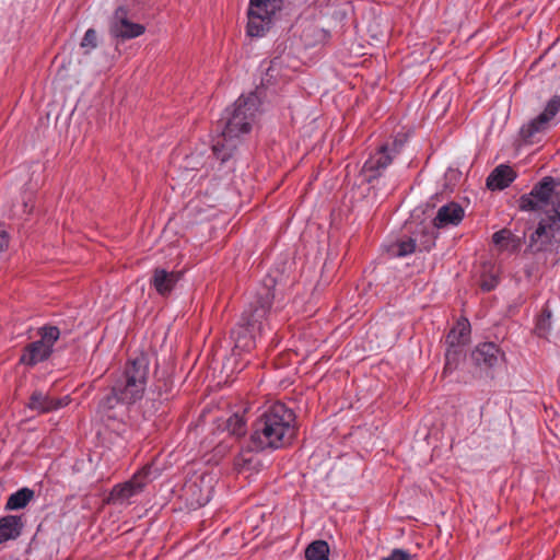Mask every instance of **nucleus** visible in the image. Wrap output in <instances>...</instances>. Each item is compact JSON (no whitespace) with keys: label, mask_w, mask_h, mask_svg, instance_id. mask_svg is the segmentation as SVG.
Masks as SVG:
<instances>
[{"label":"nucleus","mask_w":560,"mask_h":560,"mask_svg":"<svg viewBox=\"0 0 560 560\" xmlns=\"http://www.w3.org/2000/svg\"><path fill=\"white\" fill-rule=\"evenodd\" d=\"M522 211H542L536 229L528 238L532 252L547 250L560 240V184L551 177H544L528 194L518 200Z\"/></svg>","instance_id":"1"},{"label":"nucleus","mask_w":560,"mask_h":560,"mask_svg":"<svg viewBox=\"0 0 560 560\" xmlns=\"http://www.w3.org/2000/svg\"><path fill=\"white\" fill-rule=\"evenodd\" d=\"M259 96L252 92L247 95H241L232 106L223 110L217 122V130L220 133L213 139L212 143L213 156L221 164L230 161L240 143L241 136L249 132L259 112Z\"/></svg>","instance_id":"2"},{"label":"nucleus","mask_w":560,"mask_h":560,"mask_svg":"<svg viewBox=\"0 0 560 560\" xmlns=\"http://www.w3.org/2000/svg\"><path fill=\"white\" fill-rule=\"evenodd\" d=\"M295 415L283 402L267 407L253 423L250 447L256 452L279 450L290 444L295 434Z\"/></svg>","instance_id":"3"},{"label":"nucleus","mask_w":560,"mask_h":560,"mask_svg":"<svg viewBox=\"0 0 560 560\" xmlns=\"http://www.w3.org/2000/svg\"><path fill=\"white\" fill-rule=\"evenodd\" d=\"M149 358L141 353L127 361L121 375L115 381L110 395L100 404L103 409H113L118 402L133 404L141 399L149 376Z\"/></svg>","instance_id":"4"},{"label":"nucleus","mask_w":560,"mask_h":560,"mask_svg":"<svg viewBox=\"0 0 560 560\" xmlns=\"http://www.w3.org/2000/svg\"><path fill=\"white\" fill-rule=\"evenodd\" d=\"M273 294L269 289L255 296L254 301L242 313L241 319L231 331L234 341V354L250 351L256 345L257 334L264 330V322L269 313Z\"/></svg>","instance_id":"5"},{"label":"nucleus","mask_w":560,"mask_h":560,"mask_svg":"<svg viewBox=\"0 0 560 560\" xmlns=\"http://www.w3.org/2000/svg\"><path fill=\"white\" fill-rule=\"evenodd\" d=\"M282 0H250L248 7L247 34L261 37L270 28L275 13L280 9Z\"/></svg>","instance_id":"6"},{"label":"nucleus","mask_w":560,"mask_h":560,"mask_svg":"<svg viewBox=\"0 0 560 560\" xmlns=\"http://www.w3.org/2000/svg\"><path fill=\"white\" fill-rule=\"evenodd\" d=\"M159 469L152 464L145 465L132 478L121 485H117L110 492V500L114 503L125 504L130 503L131 499L140 494L144 487L158 478Z\"/></svg>","instance_id":"7"},{"label":"nucleus","mask_w":560,"mask_h":560,"mask_svg":"<svg viewBox=\"0 0 560 560\" xmlns=\"http://www.w3.org/2000/svg\"><path fill=\"white\" fill-rule=\"evenodd\" d=\"M404 141L395 139L392 143L383 144L364 163L363 172L368 174V182L381 176L400 152Z\"/></svg>","instance_id":"8"},{"label":"nucleus","mask_w":560,"mask_h":560,"mask_svg":"<svg viewBox=\"0 0 560 560\" xmlns=\"http://www.w3.org/2000/svg\"><path fill=\"white\" fill-rule=\"evenodd\" d=\"M470 334V324L467 319H460L446 336L447 349L445 352V371L453 369V362L459 354L458 347L466 342Z\"/></svg>","instance_id":"9"},{"label":"nucleus","mask_w":560,"mask_h":560,"mask_svg":"<svg viewBox=\"0 0 560 560\" xmlns=\"http://www.w3.org/2000/svg\"><path fill=\"white\" fill-rule=\"evenodd\" d=\"M474 363L480 369H494L505 360L504 352L494 342H482L471 352Z\"/></svg>","instance_id":"10"},{"label":"nucleus","mask_w":560,"mask_h":560,"mask_svg":"<svg viewBox=\"0 0 560 560\" xmlns=\"http://www.w3.org/2000/svg\"><path fill=\"white\" fill-rule=\"evenodd\" d=\"M144 26L138 23H132L126 18V11L121 8L116 10L115 20L110 27V33L115 37L122 39H130L142 35Z\"/></svg>","instance_id":"11"},{"label":"nucleus","mask_w":560,"mask_h":560,"mask_svg":"<svg viewBox=\"0 0 560 560\" xmlns=\"http://www.w3.org/2000/svg\"><path fill=\"white\" fill-rule=\"evenodd\" d=\"M68 402V397H65L62 399H54L49 395L40 390H35L32 393L26 406L28 409L36 411L38 413H46L54 410H58L67 406Z\"/></svg>","instance_id":"12"},{"label":"nucleus","mask_w":560,"mask_h":560,"mask_svg":"<svg viewBox=\"0 0 560 560\" xmlns=\"http://www.w3.org/2000/svg\"><path fill=\"white\" fill-rule=\"evenodd\" d=\"M464 218V209L456 202H448L442 206L432 221L436 229H442L447 225H457Z\"/></svg>","instance_id":"13"},{"label":"nucleus","mask_w":560,"mask_h":560,"mask_svg":"<svg viewBox=\"0 0 560 560\" xmlns=\"http://www.w3.org/2000/svg\"><path fill=\"white\" fill-rule=\"evenodd\" d=\"M180 278L179 272L175 271H167L163 268H156L153 271L152 278H151V285L155 289V291L160 295H168L173 289L175 288L176 283L178 282Z\"/></svg>","instance_id":"14"},{"label":"nucleus","mask_w":560,"mask_h":560,"mask_svg":"<svg viewBox=\"0 0 560 560\" xmlns=\"http://www.w3.org/2000/svg\"><path fill=\"white\" fill-rule=\"evenodd\" d=\"M516 178L514 170L505 164L497 166L487 177V187L490 190H502Z\"/></svg>","instance_id":"15"},{"label":"nucleus","mask_w":560,"mask_h":560,"mask_svg":"<svg viewBox=\"0 0 560 560\" xmlns=\"http://www.w3.org/2000/svg\"><path fill=\"white\" fill-rule=\"evenodd\" d=\"M52 350L49 346H46L40 340H36L31 342L23 351L20 362L25 365H36L39 362H43L49 358Z\"/></svg>","instance_id":"16"},{"label":"nucleus","mask_w":560,"mask_h":560,"mask_svg":"<svg viewBox=\"0 0 560 560\" xmlns=\"http://www.w3.org/2000/svg\"><path fill=\"white\" fill-rule=\"evenodd\" d=\"M550 127V120L544 115L539 114L537 117L530 119L527 124L521 128L522 138L528 143H535L539 141V136L548 130Z\"/></svg>","instance_id":"17"},{"label":"nucleus","mask_w":560,"mask_h":560,"mask_svg":"<svg viewBox=\"0 0 560 560\" xmlns=\"http://www.w3.org/2000/svg\"><path fill=\"white\" fill-rule=\"evenodd\" d=\"M23 522L21 516L7 515L0 518V544L15 539L21 535Z\"/></svg>","instance_id":"18"},{"label":"nucleus","mask_w":560,"mask_h":560,"mask_svg":"<svg viewBox=\"0 0 560 560\" xmlns=\"http://www.w3.org/2000/svg\"><path fill=\"white\" fill-rule=\"evenodd\" d=\"M34 498V491L30 488H22L12 493L5 503V510L16 511L24 509Z\"/></svg>","instance_id":"19"},{"label":"nucleus","mask_w":560,"mask_h":560,"mask_svg":"<svg viewBox=\"0 0 560 560\" xmlns=\"http://www.w3.org/2000/svg\"><path fill=\"white\" fill-rule=\"evenodd\" d=\"M306 560H329V546L325 540H315L305 550Z\"/></svg>","instance_id":"20"},{"label":"nucleus","mask_w":560,"mask_h":560,"mask_svg":"<svg viewBox=\"0 0 560 560\" xmlns=\"http://www.w3.org/2000/svg\"><path fill=\"white\" fill-rule=\"evenodd\" d=\"M492 242L501 249H508L510 243H512V250H515L518 247V240H515L512 233L506 229L495 232L492 235Z\"/></svg>","instance_id":"21"},{"label":"nucleus","mask_w":560,"mask_h":560,"mask_svg":"<svg viewBox=\"0 0 560 560\" xmlns=\"http://www.w3.org/2000/svg\"><path fill=\"white\" fill-rule=\"evenodd\" d=\"M416 250V240L412 237L408 240L399 241L393 245L392 254L397 257H405L412 254Z\"/></svg>","instance_id":"22"},{"label":"nucleus","mask_w":560,"mask_h":560,"mask_svg":"<svg viewBox=\"0 0 560 560\" xmlns=\"http://www.w3.org/2000/svg\"><path fill=\"white\" fill-rule=\"evenodd\" d=\"M40 341L52 350L55 342L60 337V330L56 326H44L39 329Z\"/></svg>","instance_id":"23"},{"label":"nucleus","mask_w":560,"mask_h":560,"mask_svg":"<svg viewBox=\"0 0 560 560\" xmlns=\"http://www.w3.org/2000/svg\"><path fill=\"white\" fill-rule=\"evenodd\" d=\"M228 430L235 436H243L246 433V422L240 415H233L228 420Z\"/></svg>","instance_id":"24"},{"label":"nucleus","mask_w":560,"mask_h":560,"mask_svg":"<svg viewBox=\"0 0 560 560\" xmlns=\"http://www.w3.org/2000/svg\"><path fill=\"white\" fill-rule=\"evenodd\" d=\"M551 328V313L547 310L542 312L536 323L535 330L540 337H545Z\"/></svg>","instance_id":"25"},{"label":"nucleus","mask_w":560,"mask_h":560,"mask_svg":"<svg viewBox=\"0 0 560 560\" xmlns=\"http://www.w3.org/2000/svg\"><path fill=\"white\" fill-rule=\"evenodd\" d=\"M559 112H560V95H556L548 101L544 112L540 114L544 115L548 120L551 121Z\"/></svg>","instance_id":"26"},{"label":"nucleus","mask_w":560,"mask_h":560,"mask_svg":"<svg viewBox=\"0 0 560 560\" xmlns=\"http://www.w3.org/2000/svg\"><path fill=\"white\" fill-rule=\"evenodd\" d=\"M97 46V35L96 32L93 28H89L81 42V47L85 48L89 52L90 50L96 48Z\"/></svg>","instance_id":"27"},{"label":"nucleus","mask_w":560,"mask_h":560,"mask_svg":"<svg viewBox=\"0 0 560 560\" xmlns=\"http://www.w3.org/2000/svg\"><path fill=\"white\" fill-rule=\"evenodd\" d=\"M411 555L404 549H393L392 552L387 556L382 558L381 560H410Z\"/></svg>","instance_id":"28"},{"label":"nucleus","mask_w":560,"mask_h":560,"mask_svg":"<svg viewBox=\"0 0 560 560\" xmlns=\"http://www.w3.org/2000/svg\"><path fill=\"white\" fill-rule=\"evenodd\" d=\"M499 283L498 277L492 275L489 278H483L481 281V289L483 291L493 290Z\"/></svg>","instance_id":"29"},{"label":"nucleus","mask_w":560,"mask_h":560,"mask_svg":"<svg viewBox=\"0 0 560 560\" xmlns=\"http://www.w3.org/2000/svg\"><path fill=\"white\" fill-rule=\"evenodd\" d=\"M9 247V236L5 231L0 230V258L5 254Z\"/></svg>","instance_id":"30"},{"label":"nucleus","mask_w":560,"mask_h":560,"mask_svg":"<svg viewBox=\"0 0 560 560\" xmlns=\"http://www.w3.org/2000/svg\"><path fill=\"white\" fill-rule=\"evenodd\" d=\"M211 499V490L208 489L206 492H201L195 500V503L198 506L206 505Z\"/></svg>","instance_id":"31"},{"label":"nucleus","mask_w":560,"mask_h":560,"mask_svg":"<svg viewBox=\"0 0 560 560\" xmlns=\"http://www.w3.org/2000/svg\"><path fill=\"white\" fill-rule=\"evenodd\" d=\"M253 460V456L247 457L246 455H241L235 459V466L240 469L245 468Z\"/></svg>","instance_id":"32"},{"label":"nucleus","mask_w":560,"mask_h":560,"mask_svg":"<svg viewBox=\"0 0 560 560\" xmlns=\"http://www.w3.org/2000/svg\"><path fill=\"white\" fill-rule=\"evenodd\" d=\"M424 237L425 240L421 243V248L429 250L434 245L435 236L433 235V232H431L425 234Z\"/></svg>","instance_id":"33"},{"label":"nucleus","mask_w":560,"mask_h":560,"mask_svg":"<svg viewBox=\"0 0 560 560\" xmlns=\"http://www.w3.org/2000/svg\"><path fill=\"white\" fill-rule=\"evenodd\" d=\"M196 487H197V482L196 481L190 482V483L186 485V491H191Z\"/></svg>","instance_id":"34"}]
</instances>
